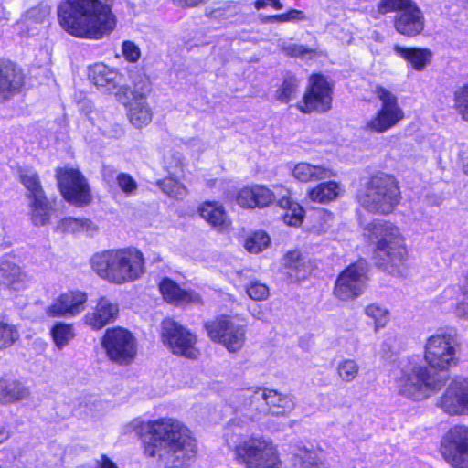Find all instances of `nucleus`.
<instances>
[{"label": "nucleus", "mask_w": 468, "mask_h": 468, "mask_svg": "<svg viewBox=\"0 0 468 468\" xmlns=\"http://www.w3.org/2000/svg\"><path fill=\"white\" fill-rule=\"evenodd\" d=\"M148 457H155L163 468H187L196 455L197 445L190 430L176 419L160 418L147 423Z\"/></svg>", "instance_id": "f257e3e1"}, {"label": "nucleus", "mask_w": 468, "mask_h": 468, "mask_svg": "<svg viewBox=\"0 0 468 468\" xmlns=\"http://www.w3.org/2000/svg\"><path fill=\"white\" fill-rule=\"evenodd\" d=\"M58 15L63 29L79 38L100 40L116 27V17L104 0H67Z\"/></svg>", "instance_id": "f03ea898"}, {"label": "nucleus", "mask_w": 468, "mask_h": 468, "mask_svg": "<svg viewBox=\"0 0 468 468\" xmlns=\"http://www.w3.org/2000/svg\"><path fill=\"white\" fill-rule=\"evenodd\" d=\"M90 265L99 277L117 285L134 282L145 271L144 254L135 248L95 253Z\"/></svg>", "instance_id": "7ed1b4c3"}, {"label": "nucleus", "mask_w": 468, "mask_h": 468, "mask_svg": "<svg viewBox=\"0 0 468 468\" xmlns=\"http://www.w3.org/2000/svg\"><path fill=\"white\" fill-rule=\"evenodd\" d=\"M367 229L376 240V263L383 271L396 276L401 274L407 249L399 229L385 220H375Z\"/></svg>", "instance_id": "20e7f679"}, {"label": "nucleus", "mask_w": 468, "mask_h": 468, "mask_svg": "<svg viewBox=\"0 0 468 468\" xmlns=\"http://www.w3.org/2000/svg\"><path fill=\"white\" fill-rule=\"evenodd\" d=\"M234 398L251 420H261L271 414L285 416L295 408L294 398L267 388H247L236 391Z\"/></svg>", "instance_id": "39448f33"}, {"label": "nucleus", "mask_w": 468, "mask_h": 468, "mask_svg": "<svg viewBox=\"0 0 468 468\" xmlns=\"http://www.w3.org/2000/svg\"><path fill=\"white\" fill-rule=\"evenodd\" d=\"M356 200L368 212L389 214L400 201L398 182L391 175L376 173L360 186Z\"/></svg>", "instance_id": "423d86ee"}, {"label": "nucleus", "mask_w": 468, "mask_h": 468, "mask_svg": "<svg viewBox=\"0 0 468 468\" xmlns=\"http://www.w3.org/2000/svg\"><path fill=\"white\" fill-rule=\"evenodd\" d=\"M441 386L442 382L437 375L418 363L417 359L408 358L400 362L395 377V387L399 395L420 400L430 397Z\"/></svg>", "instance_id": "0eeeda50"}, {"label": "nucleus", "mask_w": 468, "mask_h": 468, "mask_svg": "<svg viewBox=\"0 0 468 468\" xmlns=\"http://www.w3.org/2000/svg\"><path fill=\"white\" fill-rule=\"evenodd\" d=\"M461 338L453 327L441 328L424 344L423 357L427 365L438 371H447L459 364Z\"/></svg>", "instance_id": "6e6552de"}, {"label": "nucleus", "mask_w": 468, "mask_h": 468, "mask_svg": "<svg viewBox=\"0 0 468 468\" xmlns=\"http://www.w3.org/2000/svg\"><path fill=\"white\" fill-rule=\"evenodd\" d=\"M234 459L245 468H282V462L273 442L262 436L250 437L235 445Z\"/></svg>", "instance_id": "1a4fd4ad"}, {"label": "nucleus", "mask_w": 468, "mask_h": 468, "mask_svg": "<svg viewBox=\"0 0 468 468\" xmlns=\"http://www.w3.org/2000/svg\"><path fill=\"white\" fill-rule=\"evenodd\" d=\"M378 10L381 14L397 12L394 17L396 31L412 37L422 33L425 17L420 8L412 0H380Z\"/></svg>", "instance_id": "9d476101"}, {"label": "nucleus", "mask_w": 468, "mask_h": 468, "mask_svg": "<svg viewBox=\"0 0 468 468\" xmlns=\"http://www.w3.org/2000/svg\"><path fill=\"white\" fill-rule=\"evenodd\" d=\"M374 94L381 105L366 123L365 129L372 133H383L395 127L404 118V112L399 104L397 96L383 86L377 85Z\"/></svg>", "instance_id": "9b49d317"}, {"label": "nucleus", "mask_w": 468, "mask_h": 468, "mask_svg": "<svg viewBox=\"0 0 468 468\" xmlns=\"http://www.w3.org/2000/svg\"><path fill=\"white\" fill-rule=\"evenodd\" d=\"M161 339L174 354L189 359H197L200 352L197 347V335L173 319H165L161 324Z\"/></svg>", "instance_id": "f8f14e48"}, {"label": "nucleus", "mask_w": 468, "mask_h": 468, "mask_svg": "<svg viewBox=\"0 0 468 468\" xmlns=\"http://www.w3.org/2000/svg\"><path fill=\"white\" fill-rule=\"evenodd\" d=\"M101 346L109 359L120 365L130 364L137 352L135 337L122 327L107 329L101 338Z\"/></svg>", "instance_id": "ddd939ff"}, {"label": "nucleus", "mask_w": 468, "mask_h": 468, "mask_svg": "<svg viewBox=\"0 0 468 468\" xmlns=\"http://www.w3.org/2000/svg\"><path fill=\"white\" fill-rule=\"evenodd\" d=\"M212 341L221 344L229 352L242 348L246 340V329L229 316H219L205 324Z\"/></svg>", "instance_id": "4468645a"}, {"label": "nucleus", "mask_w": 468, "mask_h": 468, "mask_svg": "<svg viewBox=\"0 0 468 468\" xmlns=\"http://www.w3.org/2000/svg\"><path fill=\"white\" fill-rule=\"evenodd\" d=\"M367 264L358 261L345 269L337 277L334 294L341 301L354 300L362 295L367 281Z\"/></svg>", "instance_id": "2eb2a0df"}, {"label": "nucleus", "mask_w": 468, "mask_h": 468, "mask_svg": "<svg viewBox=\"0 0 468 468\" xmlns=\"http://www.w3.org/2000/svg\"><path fill=\"white\" fill-rule=\"evenodd\" d=\"M441 454L453 468H468V427L455 425L443 436Z\"/></svg>", "instance_id": "dca6fc26"}, {"label": "nucleus", "mask_w": 468, "mask_h": 468, "mask_svg": "<svg viewBox=\"0 0 468 468\" xmlns=\"http://www.w3.org/2000/svg\"><path fill=\"white\" fill-rule=\"evenodd\" d=\"M332 87L326 78L322 74H314L309 78V86L298 104L302 112H325L331 109Z\"/></svg>", "instance_id": "f3484780"}, {"label": "nucleus", "mask_w": 468, "mask_h": 468, "mask_svg": "<svg viewBox=\"0 0 468 468\" xmlns=\"http://www.w3.org/2000/svg\"><path fill=\"white\" fill-rule=\"evenodd\" d=\"M57 176L61 194L66 200L78 206L90 202L89 186L78 170L72 168L58 170Z\"/></svg>", "instance_id": "a211bd4d"}, {"label": "nucleus", "mask_w": 468, "mask_h": 468, "mask_svg": "<svg viewBox=\"0 0 468 468\" xmlns=\"http://www.w3.org/2000/svg\"><path fill=\"white\" fill-rule=\"evenodd\" d=\"M437 405L445 413L452 416L468 414V378H453Z\"/></svg>", "instance_id": "6ab92c4d"}, {"label": "nucleus", "mask_w": 468, "mask_h": 468, "mask_svg": "<svg viewBox=\"0 0 468 468\" xmlns=\"http://www.w3.org/2000/svg\"><path fill=\"white\" fill-rule=\"evenodd\" d=\"M87 301L86 293L80 291H70L60 294L49 305L46 313L49 317H72L84 310Z\"/></svg>", "instance_id": "aec40b11"}, {"label": "nucleus", "mask_w": 468, "mask_h": 468, "mask_svg": "<svg viewBox=\"0 0 468 468\" xmlns=\"http://www.w3.org/2000/svg\"><path fill=\"white\" fill-rule=\"evenodd\" d=\"M118 314V304L102 296L98 300L96 305L85 314L84 321L92 329L100 330L114 323Z\"/></svg>", "instance_id": "412c9836"}, {"label": "nucleus", "mask_w": 468, "mask_h": 468, "mask_svg": "<svg viewBox=\"0 0 468 468\" xmlns=\"http://www.w3.org/2000/svg\"><path fill=\"white\" fill-rule=\"evenodd\" d=\"M276 195L261 185H255L250 187H244L236 196V202L242 207L254 208L265 207L272 203Z\"/></svg>", "instance_id": "4be33fe9"}, {"label": "nucleus", "mask_w": 468, "mask_h": 468, "mask_svg": "<svg viewBox=\"0 0 468 468\" xmlns=\"http://www.w3.org/2000/svg\"><path fill=\"white\" fill-rule=\"evenodd\" d=\"M159 289L164 299L170 303L182 304L200 301V297L197 292L180 288L176 282L169 278H165L161 281Z\"/></svg>", "instance_id": "5701e85b"}, {"label": "nucleus", "mask_w": 468, "mask_h": 468, "mask_svg": "<svg viewBox=\"0 0 468 468\" xmlns=\"http://www.w3.org/2000/svg\"><path fill=\"white\" fill-rule=\"evenodd\" d=\"M30 389L24 383L14 378L0 379V403L13 404L29 399Z\"/></svg>", "instance_id": "b1692460"}, {"label": "nucleus", "mask_w": 468, "mask_h": 468, "mask_svg": "<svg viewBox=\"0 0 468 468\" xmlns=\"http://www.w3.org/2000/svg\"><path fill=\"white\" fill-rule=\"evenodd\" d=\"M198 213L210 226L218 230L226 229L230 220L224 207L216 201H206L198 207Z\"/></svg>", "instance_id": "393cba45"}, {"label": "nucleus", "mask_w": 468, "mask_h": 468, "mask_svg": "<svg viewBox=\"0 0 468 468\" xmlns=\"http://www.w3.org/2000/svg\"><path fill=\"white\" fill-rule=\"evenodd\" d=\"M394 52L417 71H422L431 61L432 52L426 48H405L395 45Z\"/></svg>", "instance_id": "a878e982"}, {"label": "nucleus", "mask_w": 468, "mask_h": 468, "mask_svg": "<svg viewBox=\"0 0 468 468\" xmlns=\"http://www.w3.org/2000/svg\"><path fill=\"white\" fill-rule=\"evenodd\" d=\"M292 176L300 182H312L330 178L335 176L331 168L301 162L294 165Z\"/></svg>", "instance_id": "bb28decb"}, {"label": "nucleus", "mask_w": 468, "mask_h": 468, "mask_svg": "<svg viewBox=\"0 0 468 468\" xmlns=\"http://www.w3.org/2000/svg\"><path fill=\"white\" fill-rule=\"evenodd\" d=\"M89 78L98 88L112 91L117 87L121 77L105 64H96L90 69Z\"/></svg>", "instance_id": "cd10ccee"}, {"label": "nucleus", "mask_w": 468, "mask_h": 468, "mask_svg": "<svg viewBox=\"0 0 468 468\" xmlns=\"http://www.w3.org/2000/svg\"><path fill=\"white\" fill-rule=\"evenodd\" d=\"M23 84V76L18 69L11 63L0 62V96L18 90Z\"/></svg>", "instance_id": "c85d7f7f"}, {"label": "nucleus", "mask_w": 468, "mask_h": 468, "mask_svg": "<svg viewBox=\"0 0 468 468\" xmlns=\"http://www.w3.org/2000/svg\"><path fill=\"white\" fill-rule=\"evenodd\" d=\"M19 181L27 189V199L45 196L38 173L31 167L18 169Z\"/></svg>", "instance_id": "c756f323"}, {"label": "nucleus", "mask_w": 468, "mask_h": 468, "mask_svg": "<svg viewBox=\"0 0 468 468\" xmlns=\"http://www.w3.org/2000/svg\"><path fill=\"white\" fill-rule=\"evenodd\" d=\"M153 112L146 100H132L128 110L130 122L136 128L147 126L152 122Z\"/></svg>", "instance_id": "7c9ffc66"}, {"label": "nucleus", "mask_w": 468, "mask_h": 468, "mask_svg": "<svg viewBox=\"0 0 468 468\" xmlns=\"http://www.w3.org/2000/svg\"><path fill=\"white\" fill-rule=\"evenodd\" d=\"M340 191V185L337 182H322L308 191V197L314 202L328 203L336 199Z\"/></svg>", "instance_id": "2f4dec72"}, {"label": "nucleus", "mask_w": 468, "mask_h": 468, "mask_svg": "<svg viewBox=\"0 0 468 468\" xmlns=\"http://www.w3.org/2000/svg\"><path fill=\"white\" fill-rule=\"evenodd\" d=\"M30 218L34 225L44 226L48 223L51 215V207L45 196L30 198Z\"/></svg>", "instance_id": "473e14b6"}, {"label": "nucleus", "mask_w": 468, "mask_h": 468, "mask_svg": "<svg viewBox=\"0 0 468 468\" xmlns=\"http://www.w3.org/2000/svg\"><path fill=\"white\" fill-rule=\"evenodd\" d=\"M0 278L14 289H19L26 280V274L21 268L7 261L0 260Z\"/></svg>", "instance_id": "72a5a7b5"}, {"label": "nucleus", "mask_w": 468, "mask_h": 468, "mask_svg": "<svg viewBox=\"0 0 468 468\" xmlns=\"http://www.w3.org/2000/svg\"><path fill=\"white\" fill-rule=\"evenodd\" d=\"M58 229L63 232L80 233L85 232L92 235L97 230V226L90 219L85 218H65L58 225Z\"/></svg>", "instance_id": "f704fd0d"}, {"label": "nucleus", "mask_w": 468, "mask_h": 468, "mask_svg": "<svg viewBox=\"0 0 468 468\" xmlns=\"http://www.w3.org/2000/svg\"><path fill=\"white\" fill-rule=\"evenodd\" d=\"M279 206L286 209L283 215L284 222L289 226H299L303 219V208L285 195L279 199Z\"/></svg>", "instance_id": "c9c22d12"}, {"label": "nucleus", "mask_w": 468, "mask_h": 468, "mask_svg": "<svg viewBox=\"0 0 468 468\" xmlns=\"http://www.w3.org/2000/svg\"><path fill=\"white\" fill-rule=\"evenodd\" d=\"M364 314L373 320L375 332L385 328L390 320L389 310L378 303H370L365 306Z\"/></svg>", "instance_id": "e433bc0d"}, {"label": "nucleus", "mask_w": 468, "mask_h": 468, "mask_svg": "<svg viewBox=\"0 0 468 468\" xmlns=\"http://www.w3.org/2000/svg\"><path fill=\"white\" fill-rule=\"evenodd\" d=\"M291 462L295 468H323V463L316 453L306 448H300L293 453Z\"/></svg>", "instance_id": "4c0bfd02"}, {"label": "nucleus", "mask_w": 468, "mask_h": 468, "mask_svg": "<svg viewBox=\"0 0 468 468\" xmlns=\"http://www.w3.org/2000/svg\"><path fill=\"white\" fill-rule=\"evenodd\" d=\"M238 13L237 5L232 2H224L218 4L216 7L206 9L205 15L214 21L221 22L234 17Z\"/></svg>", "instance_id": "58836bf2"}, {"label": "nucleus", "mask_w": 468, "mask_h": 468, "mask_svg": "<svg viewBox=\"0 0 468 468\" xmlns=\"http://www.w3.org/2000/svg\"><path fill=\"white\" fill-rule=\"evenodd\" d=\"M124 90L131 94L132 100H146L151 91L150 80L145 74H138L133 78V87Z\"/></svg>", "instance_id": "ea45409f"}, {"label": "nucleus", "mask_w": 468, "mask_h": 468, "mask_svg": "<svg viewBox=\"0 0 468 468\" xmlns=\"http://www.w3.org/2000/svg\"><path fill=\"white\" fill-rule=\"evenodd\" d=\"M20 337L17 327L0 318V349L13 346Z\"/></svg>", "instance_id": "a19ab883"}, {"label": "nucleus", "mask_w": 468, "mask_h": 468, "mask_svg": "<svg viewBox=\"0 0 468 468\" xmlns=\"http://www.w3.org/2000/svg\"><path fill=\"white\" fill-rule=\"evenodd\" d=\"M284 266L288 269V273L292 278L303 279L305 277L303 262L298 251L288 252L284 257Z\"/></svg>", "instance_id": "79ce46f5"}, {"label": "nucleus", "mask_w": 468, "mask_h": 468, "mask_svg": "<svg viewBox=\"0 0 468 468\" xmlns=\"http://www.w3.org/2000/svg\"><path fill=\"white\" fill-rule=\"evenodd\" d=\"M160 188L170 197L183 199L187 193L186 186L172 176H167L158 182Z\"/></svg>", "instance_id": "37998d69"}, {"label": "nucleus", "mask_w": 468, "mask_h": 468, "mask_svg": "<svg viewBox=\"0 0 468 468\" xmlns=\"http://www.w3.org/2000/svg\"><path fill=\"white\" fill-rule=\"evenodd\" d=\"M51 335L57 347L59 349L67 346L75 335L72 325L61 322L57 323L53 326Z\"/></svg>", "instance_id": "c03bdc74"}, {"label": "nucleus", "mask_w": 468, "mask_h": 468, "mask_svg": "<svg viewBox=\"0 0 468 468\" xmlns=\"http://www.w3.org/2000/svg\"><path fill=\"white\" fill-rule=\"evenodd\" d=\"M270 237L264 231H256L249 236L244 243L245 249L250 253H259L270 244Z\"/></svg>", "instance_id": "a18cd8bd"}, {"label": "nucleus", "mask_w": 468, "mask_h": 468, "mask_svg": "<svg viewBox=\"0 0 468 468\" xmlns=\"http://www.w3.org/2000/svg\"><path fill=\"white\" fill-rule=\"evenodd\" d=\"M454 109L463 120L468 122V83L459 87L453 93Z\"/></svg>", "instance_id": "49530a36"}, {"label": "nucleus", "mask_w": 468, "mask_h": 468, "mask_svg": "<svg viewBox=\"0 0 468 468\" xmlns=\"http://www.w3.org/2000/svg\"><path fill=\"white\" fill-rule=\"evenodd\" d=\"M336 371L342 381L349 383L357 377L359 366L353 359H345L338 363Z\"/></svg>", "instance_id": "de8ad7c7"}, {"label": "nucleus", "mask_w": 468, "mask_h": 468, "mask_svg": "<svg viewBox=\"0 0 468 468\" xmlns=\"http://www.w3.org/2000/svg\"><path fill=\"white\" fill-rule=\"evenodd\" d=\"M307 17L305 14L298 9H290L285 13L272 15L266 17L265 21L269 23H290L304 21Z\"/></svg>", "instance_id": "09e8293b"}, {"label": "nucleus", "mask_w": 468, "mask_h": 468, "mask_svg": "<svg viewBox=\"0 0 468 468\" xmlns=\"http://www.w3.org/2000/svg\"><path fill=\"white\" fill-rule=\"evenodd\" d=\"M298 81L293 77L284 80L282 87L277 90V99L282 102L287 103L292 100L297 91Z\"/></svg>", "instance_id": "8fccbe9b"}, {"label": "nucleus", "mask_w": 468, "mask_h": 468, "mask_svg": "<svg viewBox=\"0 0 468 468\" xmlns=\"http://www.w3.org/2000/svg\"><path fill=\"white\" fill-rule=\"evenodd\" d=\"M117 185L121 190L127 196L133 195L138 187L133 177L127 173H120L116 178Z\"/></svg>", "instance_id": "3c124183"}, {"label": "nucleus", "mask_w": 468, "mask_h": 468, "mask_svg": "<svg viewBox=\"0 0 468 468\" xmlns=\"http://www.w3.org/2000/svg\"><path fill=\"white\" fill-rule=\"evenodd\" d=\"M246 291L249 297L255 301L265 300L269 295L268 287L259 282H251Z\"/></svg>", "instance_id": "603ef678"}, {"label": "nucleus", "mask_w": 468, "mask_h": 468, "mask_svg": "<svg viewBox=\"0 0 468 468\" xmlns=\"http://www.w3.org/2000/svg\"><path fill=\"white\" fill-rule=\"evenodd\" d=\"M282 51L289 57H303L306 54L312 53L313 50L306 47L294 43L283 44L282 46Z\"/></svg>", "instance_id": "864d4df0"}, {"label": "nucleus", "mask_w": 468, "mask_h": 468, "mask_svg": "<svg viewBox=\"0 0 468 468\" xmlns=\"http://www.w3.org/2000/svg\"><path fill=\"white\" fill-rule=\"evenodd\" d=\"M122 53L130 62H136L141 56L140 48L132 41H124L122 43Z\"/></svg>", "instance_id": "5fc2aeb1"}, {"label": "nucleus", "mask_w": 468, "mask_h": 468, "mask_svg": "<svg viewBox=\"0 0 468 468\" xmlns=\"http://www.w3.org/2000/svg\"><path fill=\"white\" fill-rule=\"evenodd\" d=\"M454 313L460 318L468 317V291L464 293L463 299L455 304Z\"/></svg>", "instance_id": "6e6d98bb"}, {"label": "nucleus", "mask_w": 468, "mask_h": 468, "mask_svg": "<svg viewBox=\"0 0 468 468\" xmlns=\"http://www.w3.org/2000/svg\"><path fill=\"white\" fill-rule=\"evenodd\" d=\"M268 5L272 6L276 10H282L283 8V5L280 0H256L254 2V6L257 10L263 9Z\"/></svg>", "instance_id": "4d7b16f0"}, {"label": "nucleus", "mask_w": 468, "mask_h": 468, "mask_svg": "<svg viewBox=\"0 0 468 468\" xmlns=\"http://www.w3.org/2000/svg\"><path fill=\"white\" fill-rule=\"evenodd\" d=\"M95 468H119L118 465L106 454H101L95 460Z\"/></svg>", "instance_id": "13d9d810"}, {"label": "nucleus", "mask_w": 468, "mask_h": 468, "mask_svg": "<svg viewBox=\"0 0 468 468\" xmlns=\"http://www.w3.org/2000/svg\"><path fill=\"white\" fill-rule=\"evenodd\" d=\"M9 436V431L4 426H0V443L5 441Z\"/></svg>", "instance_id": "bf43d9fd"}, {"label": "nucleus", "mask_w": 468, "mask_h": 468, "mask_svg": "<svg viewBox=\"0 0 468 468\" xmlns=\"http://www.w3.org/2000/svg\"><path fill=\"white\" fill-rule=\"evenodd\" d=\"M322 218H324V220L325 222H330L333 220L334 215H333V213L324 210L322 212Z\"/></svg>", "instance_id": "052dcab7"}, {"label": "nucleus", "mask_w": 468, "mask_h": 468, "mask_svg": "<svg viewBox=\"0 0 468 468\" xmlns=\"http://www.w3.org/2000/svg\"><path fill=\"white\" fill-rule=\"evenodd\" d=\"M463 171L468 176V157H462Z\"/></svg>", "instance_id": "680f3d73"}, {"label": "nucleus", "mask_w": 468, "mask_h": 468, "mask_svg": "<svg viewBox=\"0 0 468 468\" xmlns=\"http://www.w3.org/2000/svg\"><path fill=\"white\" fill-rule=\"evenodd\" d=\"M261 313H259L257 315H255L258 319H261Z\"/></svg>", "instance_id": "e2e57ef3"}]
</instances>
